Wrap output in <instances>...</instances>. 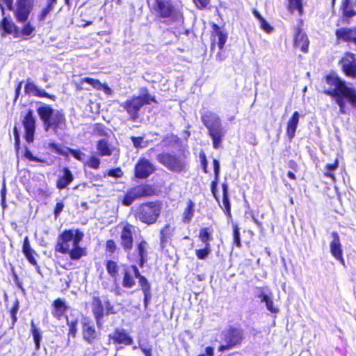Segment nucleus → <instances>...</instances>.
Returning a JSON list of instances; mask_svg holds the SVG:
<instances>
[{
	"instance_id": "32",
	"label": "nucleus",
	"mask_w": 356,
	"mask_h": 356,
	"mask_svg": "<svg viewBox=\"0 0 356 356\" xmlns=\"http://www.w3.org/2000/svg\"><path fill=\"white\" fill-rule=\"evenodd\" d=\"M56 3V1L47 0L46 6L42 9L40 13L38 15V20L40 22L44 21L47 15L53 10Z\"/></svg>"
},
{
	"instance_id": "64",
	"label": "nucleus",
	"mask_w": 356,
	"mask_h": 356,
	"mask_svg": "<svg viewBox=\"0 0 356 356\" xmlns=\"http://www.w3.org/2000/svg\"><path fill=\"white\" fill-rule=\"evenodd\" d=\"M106 250L109 252H114L116 248L115 243L113 240H108L106 244Z\"/></svg>"
},
{
	"instance_id": "61",
	"label": "nucleus",
	"mask_w": 356,
	"mask_h": 356,
	"mask_svg": "<svg viewBox=\"0 0 356 356\" xmlns=\"http://www.w3.org/2000/svg\"><path fill=\"white\" fill-rule=\"evenodd\" d=\"M193 1L194 3L195 4V6H197V8L199 9H202V8H206L210 2V0H193Z\"/></svg>"
},
{
	"instance_id": "21",
	"label": "nucleus",
	"mask_w": 356,
	"mask_h": 356,
	"mask_svg": "<svg viewBox=\"0 0 356 356\" xmlns=\"http://www.w3.org/2000/svg\"><path fill=\"white\" fill-rule=\"evenodd\" d=\"M74 179V176L68 168L62 170V174L58 175L56 187L58 189H64L69 186Z\"/></svg>"
},
{
	"instance_id": "27",
	"label": "nucleus",
	"mask_w": 356,
	"mask_h": 356,
	"mask_svg": "<svg viewBox=\"0 0 356 356\" xmlns=\"http://www.w3.org/2000/svg\"><path fill=\"white\" fill-rule=\"evenodd\" d=\"M257 297L260 299L261 302H264L266 309L271 313L276 314L278 312V309L274 307V303L272 298L262 291L257 295Z\"/></svg>"
},
{
	"instance_id": "45",
	"label": "nucleus",
	"mask_w": 356,
	"mask_h": 356,
	"mask_svg": "<svg viewBox=\"0 0 356 356\" xmlns=\"http://www.w3.org/2000/svg\"><path fill=\"white\" fill-rule=\"evenodd\" d=\"M289 7L292 11L298 10L299 14L302 13V5L301 0H289Z\"/></svg>"
},
{
	"instance_id": "10",
	"label": "nucleus",
	"mask_w": 356,
	"mask_h": 356,
	"mask_svg": "<svg viewBox=\"0 0 356 356\" xmlns=\"http://www.w3.org/2000/svg\"><path fill=\"white\" fill-rule=\"evenodd\" d=\"M154 10L156 15L161 19L178 17L177 10L172 6L170 0H155Z\"/></svg>"
},
{
	"instance_id": "14",
	"label": "nucleus",
	"mask_w": 356,
	"mask_h": 356,
	"mask_svg": "<svg viewBox=\"0 0 356 356\" xmlns=\"http://www.w3.org/2000/svg\"><path fill=\"white\" fill-rule=\"evenodd\" d=\"M133 227L130 225L124 226L120 234V244L124 250L129 252L133 248Z\"/></svg>"
},
{
	"instance_id": "60",
	"label": "nucleus",
	"mask_w": 356,
	"mask_h": 356,
	"mask_svg": "<svg viewBox=\"0 0 356 356\" xmlns=\"http://www.w3.org/2000/svg\"><path fill=\"white\" fill-rule=\"evenodd\" d=\"M5 4L9 10H13V0H0V9L1 10L2 14L4 13V8L3 4Z\"/></svg>"
},
{
	"instance_id": "8",
	"label": "nucleus",
	"mask_w": 356,
	"mask_h": 356,
	"mask_svg": "<svg viewBox=\"0 0 356 356\" xmlns=\"http://www.w3.org/2000/svg\"><path fill=\"white\" fill-rule=\"evenodd\" d=\"M151 102H155L154 97L145 94L127 99L121 104V106L127 112L130 120L135 122L138 118V112L140 108L145 104H149Z\"/></svg>"
},
{
	"instance_id": "12",
	"label": "nucleus",
	"mask_w": 356,
	"mask_h": 356,
	"mask_svg": "<svg viewBox=\"0 0 356 356\" xmlns=\"http://www.w3.org/2000/svg\"><path fill=\"white\" fill-rule=\"evenodd\" d=\"M35 122L36 120L33 115V111L31 110L28 111L24 117V129L25 130L24 138L29 143H32L34 140Z\"/></svg>"
},
{
	"instance_id": "7",
	"label": "nucleus",
	"mask_w": 356,
	"mask_h": 356,
	"mask_svg": "<svg viewBox=\"0 0 356 356\" xmlns=\"http://www.w3.org/2000/svg\"><path fill=\"white\" fill-rule=\"evenodd\" d=\"M161 204L156 202H149L140 205L136 211V218L147 225L154 223L160 216Z\"/></svg>"
},
{
	"instance_id": "62",
	"label": "nucleus",
	"mask_w": 356,
	"mask_h": 356,
	"mask_svg": "<svg viewBox=\"0 0 356 356\" xmlns=\"http://www.w3.org/2000/svg\"><path fill=\"white\" fill-rule=\"evenodd\" d=\"M94 132L99 136H106L107 134L104 130V127L102 124H97L94 129Z\"/></svg>"
},
{
	"instance_id": "20",
	"label": "nucleus",
	"mask_w": 356,
	"mask_h": 356,
	"mask_svg": "<svg viewBox=\"0 0 356 356\" xmlns=\"http://www.w3.org/2000/svg\"><path fill=\"white\" fill-rule=\"evenodd\" d=\"M294 46L300 48L304 53L307 52L309 47V40L307 35L302 31L300 28H297L294 35Z\"/></svg>"
},
{
	"instance_id": "63",
	"label": "nucleus",
	"mask_w": 356,
	"mask_h": 356,
	"mask_svg": "<svg viewBox=\"0 0 356 356\" xmlns=\"http://www.w3.org/2000/svg\"><path fill=\"white\" fill-rule=\"evenodd\" d=\"M260 22V27L266 33H270L273 30L271 26L265 20V19H262Z\"/></svg>"
},
{
	"instance_id": "24",
	"label": "nucleus",
	"mask_w": 356,
	"mask_h": 356,
	"mask_svg": "<svg viewBox=\"0 0 356 356\" xmlns=\"http://www.w3.org/2000/svg\"><path fill=\"white\" fill-rule=\"evenodd\" d=\"M332 241L330 244V253L334 257L343 253L341 243L340 241L339 236L337 232L331 233Z\"/></svg>"
},
{
	"instance_id": "30",
	"label": "nucleus",
	"mask_w": 356,
	"mask_h": 356,
	"mask_svg": "<svg viewBox=\"0 0 356 356\" xmlns=\"http://www.w3.org/2000/svg\"><path fill=\"white\" fill-rule=\"evenodd\" d=\"M173 229L169 225H165L160 231L161 245L163 248L168 241L172 235Z\"/></svg>"
},
{
	"instance_id": "28",
	"label": "nucleus",
	"mask_w": 356,
	"mask_h": 356,
	"mask_svg": "<svg viewBox=\"0 0 356 356\" xmlns=\"http://www.w3.org/2000/svg\"><path fill=\"white\" fill-rule=\"evenodd\" d=\"M195 213V203L189 200L187 202V207L185 209L183 215L182 220L185 223H189L191 221Z\"/></svg>"
},
{
	"instance_id": "51",
	"label": "nucleus",
	"mask_w": 356,
	"mask_h": 356,
	"mask_svg": "<svg viewBox=\"0 0 356 356\" xmlns=\"http://www.w3.org/2000/svg\"><path fill=\"white\" fill-rule=\"evenodd\" d=\"M67 324L69 326V335H72L73 337H74L76 332L77 321H70L67 318Z\"/></svg>"
},
{
	"instance_id": "26",
	"label": "nucleus",
	"mask_w": 356,
	"mask_h": 356,
	"mask_svg": "<svg viewBox=\"0 0 356 356\" xmlns=\"http://www.w3.org/2000/svg\"><path fill=\"white\" fill-rule=\"evenodd\" d=\"M213 171H214V179L212 181L211 184V191L214 196V197L216 199L217 201H218V198L216 195L217 192V186H218V177L220 175V162L214 159L213 160Z\"/></svg>"
},
{
	"instance_id": "53",
	"label": "nucleus",
	"mask_w": 356,
	"mask_h": 356,
	"mask_svg": "<svg viewBox=\"0 0 356 356\" xmlns=\"http://www.w3.org/2000/svg\"><path fill=\"white\" fill-rule=\"evenodd\" d=\"M131 140L132 141L133 145L136 148H142L145 147V145H143V137H136L132 136L131 137Z\"/></svg>"
},
{
	"instance_id": "50",
	"label": "nucleus",
	"mask_w": 356,
	"mask_h": 356,
	"mask_svg": "<svg viewBox=\"0 0 356 356\" xmlns=\"http://www.w3.org/2000/svg\"><path fill=\"white\" fill-rule=\"evenodd\" d=\"M33 0H24V24L26 22L29 9L32 7Z\"/></svg>"
},
{
	"instance_id": "41",
	"label": "nucleus",
	"mask_w": 356,
	"mask_h": 356,
	"mask_svg": "<svg viewBox=\"0 0 356 356\" xmlns=\"http://www.w3.org/2000/svg\"><path fill=\"white\" fill-rule=\"evenodd\" d=\"M1 26L3 31L8 33H13L16 31L15 25L13 22H9L6 17L3 19Z\"/></svg>"
},
{
	"instance_id": "54",
	"label": "nucleus",
	"mask_w": 356,
	"mask_h": 356,
	"mask_svg": "<svg viewBox=\"0 0 356 356\" xmlns=\"http://www.w3.org/2000/svg\"><path fill=\"white\" fill-rule=\"evenodd\" d=\"M70 152L74 158L79 161H83L85 154L81 152L79 149H70Z\"/></svg>"
},
{
	"instance_id": "44",
	"label": "nucleus",
	"mask_w": 356,
	"mask_h": 356,
	"mask_svg": "<svg viewBox=\"0 0 356 356\" xmlns=\"http://www.w3.org/2000/svg\"><path fill=\"white\" fill-rule=\"evenodd\" d=\"M83 82L91 85L94 88L97 90H100L103 87V84L99 80L90 77L82 79V83Z\"/></svg>"
},
{
	"instance_id": "47",
	"label": "nucleus",
	"mask_w": 356,
	"mask_h": 356,
	"mask_svg": "<svg viewBox=\"0 0 356 356\" xmlns=\"http://www.w3.org/2000/svg\"><path fill=\"white\" fill-rule=\"evenodd\" d=\"M138 282L143 293L151 292V286L145 276L140 277Z\"/></svg>"
},
{
	"instance_id": "48",
	"label": "nucleus",
	"mask_w": 356,
	"mask_h": 356,
	"mask_svg": "<svg viewBox=\"0 0 356 356\" xmlns=\"http://www.w3.org/2000/svg\"><path fill=\"white\" fill-rule=\"evenodd\" d=\"M147 245V242L145 241H140L137 245L136 250L138 252V257H147V252L146 250Z\"/></svg>"
},
{
	"instance_id": "25",
	"label": "nucleus",
	"mask_w": 356,
	"mask_h": 356,
	"mask_svg": "<svg viewBox=\"0 0 356 356\" xmlns=\"http://www.w3.org/2000/svg\"><path fill=\"white\" fill-rule=\"evenodd\" d=\"M54 309L52 314L57 319L60 320L65 314L67 309V307L65 305V301L58 298L54 300L53 303Z\"/></svg>"
},
{
	"instance_id": "31",
	"label": "nucleus",
	"mask_w": 356,
	"mask_h": 356,
	"mask_svg": "<svg viewBox=\"0 0 356 356\" xmlns=\"http://www.w3.org/2000/svg\"><path fill=\"white\" fill-rule=\"evenodd\" d=\"M31 334L33 338L35 349L39 350L42 337L40 330L35 326L33 321H31Z\"/></svg>"
},
{
	"instance_id": "9",
	"label": "nucleus",
	"mask_w": 356,
	"mask_h": 356,
	"mask_svg": "<svg viewBox=\"0 0 356 356\" xmlns=\"http://www.w3.org/2000/svg\"><path fill=\"white\" fill-rule=\"evenodd\" d=\"M154 190L149 185H141L131 188L127 191L122 199V204L124 206H130L135 200L152 195Z\"/></svg>"
},
{
	"instance_id": "13",
	"label": "nucleus",
	"mask_w": 356,
	"mask_h": 356,
	"mask_svg": "<svg viewBox=\"0 0 356 356\" xmlns=\"http://www.w3.org/2000/svg\"><path fill=\"white\" fill-rule=\"evenodd\" d=\"M108 337L115 344L120 346L118 348H122L124 346H130L134 343L132 337L124 329L117 328Z\"/></svg>"
},
{
	"instance_id": "29",
	"label": "nucleus",
	"mask_w": 356,
	"mask_h": 356,
	"mask_svg": "<svg viewBox=\"0 0 356 356\" xmlns=\"http://www.w3.org/2000/svg\"><path fill=\"white\" fill-rule=\"evenodd\" d=\"M222 204L225 207V213L230 216H231V204L229 199L228 194V184L226 182L222 183Z\"/></svg>"
},
{
	"instance_id": "3",
	"label": "nucleus",
	"mask_w": 356,
	"mask_h": 356,
	"mask_svg": "<svg viewBox=\"0 0 356 356\" xmlns=\"http://www.w3.org/2000/svg\"><path fill=\"white\" fill-rule=\"evenodd\" d=\"M200 114L201 121L207 129L208 136L212 140L213 148H220L227 133V131L222 126L220 116L217 113L209 110L202 111Z\"/></svg>"
},
{
	"instance_id": "4",
	"label": "nucleus",
	"mask_w": 356,
	"mask_h": 356,
	"mask_svg": "<svg viewBox=\"0 0 356 356\" xmlns=\"http://www.w3.org/2000/svg\"><path fill=\"white\" fill-rule=\"evenodd\" d=\"M37 113L43 122L45 131L51 129L57 134L58 129H63L65 125L64 114L60 111L54 110L49 105L43 104L39 106Z\"/></svg>"
},
{
	"instance_id": "39",
	"label": "nucleus",
	"mask_w": 356,
	"mask_h": 356,
	"mask_svg": "<svg viewBox=\"0 0 356 356\" xmlns=\"http://www.w3.org/2000/svg\"><path fill=\"white\" fill-rule=\"evenodd\" d=\"M106 268L107 272L112 277H115L118 274V266L114 261L109 260L106 262Z\"/></svg>"
},
{
	"instance_id": "49",
	"label": "nucleus",
	"mask_w": 356,
	"mask_h": 356,
	"mask_svg": "<svg viewBox=\"0 0 356 356\" xmlns=\"http://www.w3.org/2000/svg\"><path fill=\"white\" fill-rule=\"evenodd\" d=\"M24 157L29 159L30 161L33 162H43L44 161L38 156H34L32 152L28 149L26 147H24Z\"/></svg>"
},
{
	"instance_id": "42",
	"label": "nucleus",
	"mask_w": 356,
	"mask_h": 356,
	"mask_svg": "<svg viewBox=\"0 0 356 356\" xmlns=\"http://www.w3.org/2000/svg\"><path fill=\"white\" fill-rule=\"evenodd\" d=\"M211 246L204 245V248L197 249L195 250V254L199 259H205L211 253Z\"/></svg>"
},
{
	"instance_id": "6",
	"label": "nucleus",
	"mask_w": 356,
	"mask_h": 356,
	"mask_svg": "<svg viewBox=\"0 0 356 356\" xmlns=\"http://www.w3.org/2000/svg\"><path fill=\"white\" fill-rule=\"evenodd\" d=\"M221 337V344L218 349L219 352H224L238 347L244 339L243 330L234 327H229L228 329L223 330Z\"/></svg>"
},
{
	"instance_id": "11",
	"label": "nucleus",
	"mask_w": 356,
	"mask_h": 356,
	"mask_svg": "<svg viewBox=\"0 0 356 356\" xmlns=\"http://www.w3.org/2000/svg\"><path fill=\"white\" fill-rule=\"evenodd\" d=\"M156 168L146 158H140L134 168V175L138 179H147L154 172Z\"/></svg>"
},
{
	"instance_id": "56",
	"label": "nucleus",
	"mask_w": 356,
	"mask_h": 356,
	"mask_svg": "<svg viewBox=\"0 0 356 356\" xmlns=\"http://www.w3.org/2000/svg\"><path fill=\"white\" fill-rule=\"evenodd\" d=\"M123 175V172L121 170V169L120 168H114V169H111L108 172V175L110 176V177H115V178H119V177H121Z\"/></svg>"
},
{
	"instance_id": "1",
	"label": "nucleus",
	"mask_w": 356,
	"mask_h": 356,
	"mask_svg": "<svg viewBox=\"0 0 356 356\" xmlns=\"http://www.w3.org/2000/svg\"><path fill=\"white\" fill-rule=\"evenodd\" d=\"M326 84L324 92L333 98L339 106L341 113H346V102L356 109V90L354 88L348 86L345 81L332 74L326 76Z\"/></svg>"
},
{
	"instance_id": "19",
	"label": "nucleus",
	"mask_w": 356,
	"mask_h": 356,
	"mask_svg": "<svg viewBox=\"0 0 356 356\" xmlns=\"http://www.w3.org/2000/svg\"><path fill=\"white\" fill-rule=\"evenodd\" d=\"M335 35L338 40L353 42L356 44V31L353 29H338L335 31Z\"/></svg>"
},
{
	"instance_id": "5",
	"label": "nucleus",
	"mask_w": 356,
	"mask_h": 356,
	"mask_svg": "<svg viewBox=\"0 0 356 356\" xmlns=\"http://www.w3.org/2000/svg\"><path fill=\"white\" fill-rule=\"evenodd\" d=\"M156 160L172 172L185 173L189 168V163L184 154L163 152L156 156Z\"/></svg>"
},
{
	"instance_id": "17",
	"label": "nucleus",
	"mask_w": 356,
	"mask_h": 356,
	"mask_svg": "<svg viewBox=\"0 0 356 356\" xmlns=\"http://www.w3.org/2000/svg\"><path fill=\"white\" fill-rule=\"evenodd\" d=\"M92 311L97 326L99 327H102L103 324L102 319L104 315V307L99 298H93L92 303Z\"/></svg>"
},
{
	"instance_id": "46",
	"label": "nucleus",
	"mask_w": 356,
	"mask_h": 356,
	"mask_svg": "<svg viewBox=\"0 0 356 356\" xmlns=\"http://www.w3.org/2000/svg\"><path fill=\"white\" fill-rule=\"evenodd\" d=\"M86 164L92 169H98L100 165V159L96 156H91Z\"/></svg>"
},
{
	"instance_id": "2",
	"label": "nucleus",
	"mask_w": 356,
	"mask_h": 356,
	"mask_svg": "<svg viewBox=\"0 0 356 356\" xmlns=\"http://www.w3.org/2000/svg\"><path fill=\"white\" fill-rule=\"evenodd\" d=\"M83 233L79 229L63 231L58 237L56 251L67 254L72 260H79L86 255V249L79 245Z\"/></svg>"
},
{
	"instance_id": "52",
	"label": "nucleus",
	"mask_w": 356,
	"mask_h": 356,
	"mask_svg": "<svg viewBox=\"0 0 356 356\" xmlns=\"http://www.w3.org/2000/svg\"><path fill=\"white\" fill-rule=\"evenodd\" d=\"M338 165H339V163H338L337 159L335 160L334 163L327 164L326 168H327V170L328 172H326L325 175L327 177L334 178V175L332 174V171H334V170H336L338 168Z\"/></svg>"
},
{
	"instance_id": "22",
	"label": "nucleus",
	"mask_w": 356,
	"mask_h": 356,
	"mask_svg": "<svg viewBox=\"0 0 356 356\" xmlns=\"http://www.w3.org/2000/svg\"><path fill=\"white\" fill-rule=\"evenodd\" d=\"M97 150L99 156H108L113 154L114 147L106 138L100 139L97 143Z\"/></svg>"
},
{
	"instance_id": "43",
	"label": "nucleus",
	"mask_w": 356,
	"mask_h": 356,
	"mask_svg": "<svg viewBox=\"0 0 356 356\" xmlns=\"http://www.w3.org/2000/svg\"><path fill=\"white\" fill-rule=\"evenodd\" d=\"M233 241L234 245L236 247L240 248L241 246L240 231L238 226L234 223L233 225Z\"/></svg>"
},
{
	"instance_id": "58",
	"label": "nucleus",
	"mask_w": 356,
	"mask_h": 356,
	"mask_svg": "<svg viewBox=\"0 0 356 356\" xmlns=\"http://www.w3.org/2000/svg\"><path fill=\"white\" fill-rule=\"evenodd\" d=\"M64 208V204L63 202H58L56 204L55 209H54V216L55 218H57L60 213L63 211Z\"/></svg>"
},
{
	"instance_id": "15",
	"label": "nucleus",
	"mask_w": 356,
	"mask_h": 356,
	"mask_svg": "<svg viewBox=\"0 0 356 356\" xmlns=\"http://www.w3.org/2000/svg\"><path fill=\"white\" fill-rule=\"evenodd\" d=\"M82 334L83 339L89 344H92L97 337V332L95 330L92 322L85 318L82 323Z\"/></svg>"
},
{
	"instance_id": "34",
	"label": "nucleus",
	"mask_w": 356,
	"mask_h": 356,
	"mask_svg": "<svg viewBox=\"0 0 356 356\" xmlns=\"http://www.w3.org/2000/svg\"><path fill=\"white\" fill-rule=\"evenodd\" d=\"M351 0H343L342 3V11L344 17L350 18L356 15V11L350 7Z\"/></svg>"
},
{
	"instance_id": "16",
	"label": "nucleus",
	"mask_w": 356,
	"mask_h": 356,
	"mask_svg": "<svg viewBox=\"0 0 356 356\" xmlns=\"http://www.w3.org/2000/svg\"><path fill=\"white\" fill-rule=\"evenodd\" d=\"M341 65L346 74L356 76V60L353 54H346L341 59Z\"/></svg>"
},
{
	"instance_id": "18",
	"label": "nucleus",
	"mask_w": 356,
	"mask_h": 356,
	"mask_svg": "<svg viewBox=\"0 0 356 356\" xmlns=\"http://www.w3.org/2000/svg\"><path fill=\"white\" fill-rule=\"evenodd\" d=\"M24 91L26 94L40 97H47L49 99H54V95H49L44 90L39 88L33 81L29 80L27 81L25 86Z\"/></svg>"
},
{
	"instance_id": "36",
	"label": "nucleus",
	"mask_w": 356,
	"mask_h": 356,
	"mask_svg": "<svg viewBox=\"0 0 356 356\" xmlns=\"http://www.w3.org/2000/svg\"><path fill=\"white\" fill-rule=\"evenodd\" d=\"M13 136L15 140V148L16 151V155L17 157V166H19V149H20V135L19 131L15 124L13 128Z\"/></svg>"
},
{
	"instance_id": "35",
	"label": "nucleus",
	"mask_w": 356,
	"mask_h": 356,
	"mask_svg": "<svg viewBox=\"0 0 356 356\" xmlns=\"http://www.w3.org/2000/svg\"><path fill=\"white\" fill-rule=\"evenodd\" d=\"M179 140V138L173 134L166 135L161 140V144L164 147H170L175 145Z\"/></svg>"
},
{
	"instance_id": "37",
	"label": "nucleus",
	"mask_w": 356,
	"mask_h": 356,
	"mask_svg": "<svg viewBox=\"0 0 356 356\" xmlns=\"http://www.w3.org/2000/svg\"><path fill=\"white\" fill-rule=\"evenodd\" d=\"M214 27L216 29V34L218 38V46L219 50L221 51L223 49L224 45L227 41V36L226 34L223 33L219 29V27L216 24H214Z\"/></svg>"
},
{
	"instance_id": "57",
	"label": "nucleus",
	"mask_w": 356,
	"mask_h": 356,
	"mask_svg": "<svg viewBox=\"0 0 356 356\" xmlns=\"http://www.w3.org/2000/svg\"><path fill=\"white\" fill-rule=\"evenodd\" d=\"M34 30L35 28L29 22L24 24V37L31 35Z\"/></svg>"
},
{
	"instance_id": "55",
	"label": "nucleus",
	"mask_w": 356,
	"mask_h": 356,
	"mask_svg": "<svg viewBox=\"0 0 356 356\" xmlns=\"http://www.w3.org/2000/svg\"><path fill=\"white\" fill-rule=\"evenodd\" d=\"M104 307V311L106 315H109L111 314H115V312L113 310V306L110 302L108 300H106L104 301V303L103 304Z\"/></svg>"
},
{
	"instance_id": "23",
	"label": "nucleus",
	"mask_w": 356,
	"mask_h": 356,
	"mask_svg": "<svg viewBox=\"0 0 356 356\" xmlns=\"http://www.w3.org/2000/svg\"><path fill=\"white\" fill-rule=\"evenodd\" d=\"M300 114L295 111L287 122L286 134L290 140L294 138L299 122Z\"/></svg>"
},
{
	"instance_id": "38",
	"label": "nucleus",
	"mask_w": 356,
	"mask_h": 356,
	"mask_svg": "<svg viewBox=\"0 0 356 356\" xmlns=\"http://www.w3.org/2000/svg\"><path fill=\"white\" fill-rule=\"evenodd\" d=\"M24 255L26 257V258L29 261V262L35 266L37 272L40 273V267L37 264V261H36V259L35 257V256L37 255L35 252L34 250H31L30 251H28V252H26L25 253H24Z\"/></svg>"
},
{
	"instance_id": "33",
	"label": "nucleus",
	"mask_w": 356,
	"mask_h": 356,
	"mask_svg": "<svg viewBox=\"0 0 356 356\" xmlns=\"http://www.w3.org/2000/svg\"><path fill=\"white\" fill-rule=\"evenodd\" d=\"M136 284L135 280L131 272L129 269H125L122 279V286L124 288L131 289Z\"/></svg>"
},
{
	"instance_id": "40",
	"label": "nucleus",
	"mask_w": 356,
	"mask_h": 356,
	"mask_svg": "<svg viewBox=\"0 0 356 356\" xmlns=\"http://www.w3.org/2000/svg\"><path fill=\"white\" fill-rule=\"evenodd\" d=\"M199 238L203 243L204 245L210 246V241L211 240V234L209 233L207 228H203L200 230Z\"/></svg>"
},
{
	"instance_id": "59",
	"label": "nucleus",
	"mask_w": 356,
	"mask_h": 356,
	"mask_svg": "<svg viewBox=\"0 0 356 356\" xmlns=\"http://www.w3.org/2000/svg\"><path fill=\"white\" fill-rule=\"evenodd\" d=\"M16 16L19 22H22V0H17Z\"/></svg>"
}]
</instances>
